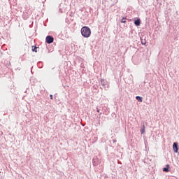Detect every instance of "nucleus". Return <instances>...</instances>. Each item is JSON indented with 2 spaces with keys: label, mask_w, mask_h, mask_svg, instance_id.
<instances>
[{
  "label": "nucleus",
  "mask_w": 179,
  "mask_h": 179,
  "mask_svg": "<svg viewBox=\"0 0 179 179\" xmlns=\"http://www.w3.org/2000/svg\"><path fill=\"white\" fill-rule=\"evenodd\" d=\"M81 34L83 37H85V38H89V37H90V34H92V31L88 27H83L81 29Z\"/></svg>",
  "instance_id": "f257e3e1"
},
{
  "label": "nucleus",
  "mask_w": 179,
  "mask_h": 179,
  "mask_svg": "<svg viewBox=\"0 0 179 179\" xmlns=\"http://www.w3.org/2000/svg\"><path fill=\"white\" fill-rule=\"evenodd\" d=\"M45 42L48 44H51L52 43H54V37L51 36H48L45 39Z\"/></svg>",
  "instance_id": "f03ea898"
},
{
  "label": "nucleus",
  "mask_w": 179,
  "mask_h": 179,
  "mask_svg": "<svg viewBox=\"0 0 179 179\" xmlns=\"http://www.w3.org/2000/svg\"><path fill=\"white\" fill-rule=\"evenodd\" d=\"M100 84L101 85V86L103 87L106 88H108V84H107V81L105 80H101L100 81Z\"/></svg>",
  "instance_id": "7ed1b4c3"
},
{
  "label": "nucleus",
  "mask_w": 179,
  "mask_h": 179,
  "mask_svg": "<svg viewBox=\"0 0 179 179\" xmlns=\"http://www.w3.org/2000/svg\"><path fill=\"white\" fill-rule=\"evenodd\" d=\"M173 149L175 153H178V143H173Z\"/></svg>",
  "instance_id": "20e7f679"
},
{
  "label": "nucleus",
  "mask_w": 179,
  "mask_h": 179,
  "mask_svg": "<svg viewBox=\"0 0 179 179\" xmlns=\"http://www.w3.org/2000/svg\"><path fill=\"white\" fill-rule=\"evenodd\" d=\"M66 9V6H65V3H62L60 5V8H59V11L62 13H64V12H65V10Z\"/></svg>",
  "instance_id": "39448f33"
},
{
  "label": "nucleus",
  "mask_w": 179,
  "mask_h": 179,
  "mask_svg": "<svg viewBox=\"0 0 179 179\" xmlns=\"http://www.w3.org/2000/svg\"><path fill=\"white\" fill-rule=\"evenodd\" d=\"M92 163H93L94 166H97V164H99V163H100V161H99V159H97V158H94L92 159Z\"/></svg>",
  "instance_id": "423d86ee"
},
{
  "label": "nucleus",
  "mask_w": 179,
  "mask_h": 179,
  "mask_svg": "<svg viewBox=\"0 0 179 179\" xmlns=\"http://www.w3.org/2000/svg\"><path fill=\"white\" fill-rule=\"evenodd\" d=\"M134 24H136V26H141V20L137 19L136 20H135Z\"/></svg>",
  "instance_id": "0eeeda50"
},
{
  "label": "nucleus",
  "mask_w": 179,
  "mask_h": 179,
  "mask_svg": "<svg viewBox=\"0 0 179 179\" xmlns=\"http://www.w3.org/2000/svg\"><path fill=\"white\" fill-rule=\"evenodd\" d=\"M145 124H143V127L141 128V129L140 130V132L142 135H143V134H145Z\"/></svg>",
  "instance_id": "6e6552de"
},
{
  "label": "nucleus",
  "mask_w": 179,
  "mask_h": 179,
  "mask_svg": "<svg viewBox=\"0 0 179 179\" xmlns=\"http://www.w3.org/2000/svg\"><path fill=\"white\" fill-rule=\"evenodd\" d=\"M136 100H138V101H140L141 103H142L143 101V98L141 96H136Z\"/></svg>",
  "instance_id": "1a4fd4ad"
},
{
  "label": "nucleus",
  "mask_w": 179,
  "mask_h": 179,
  "mask_svg": "<svg viewBox=\"0 0 179 179\" xmlns=\"http://www.w3.org/2000/svg\"><path fill=\"white\" fill-rule=\"evenodd\" d=\"M163 171H165L166 173H169V171H170L169 170V168H164Z\"/></svg>",
  "instance_id": "9d476101"
},
{
  "label": "nucleus",
  "mask_w": 179,
  "mask_h": 179,
  "mask_svg": "<svg viewBox=\"0 0 179 179\" xmlns=\"http://www.w3.org/2000/svg\"><path fill=\"white\" fill-rule=\"evenodd\" d=\"M141 44H143V45H145L146 44V41L141 39Z\"/></svg>",
  "instance_id": "9b49d317"
},
{
  "label": "nucleus",
  "mask_w": 179,
  "mask_h": 179,
  "mask_svg": "<svg viewBox=\"0 0 179 179\" xmlns=\"http://www.w3.org/2000/svg\"><path fill=\"white\" fill-rule=\"evenodd\" d=\"M122 23H127V21L125 20V18L124 17H123L122 19Z\"/></svg>",
  "instance_id": "f8f14e48"
},
{
  "label": "nucleus",
  "mask_w": 179,
  "mask_h": 179,
  "mask_svg": "<svg viewBox=\"0 0 179 179\" xmlns=\"http://www.w3.org/2000/svg\"><path fill=\"white\" fill-rule=\"evenodd\" d=\"M32 51H34V52H37V47H35L34 49H32Z\"/></svg>",
  "instance_id": "ddd939ff"
},
{
  "label": "nucleus",
  "mask_w": 179,
  "mask_h": 179,
  "mask_svg": "<svg viewBox=\"0 0 179 179\" xmlns=\"http://www.w3.org/2000/svg\"><path fill=\"white\" fill-rule=\"evenodd\" d=\"M96 113H100V110L99 109H96Z\"/></svg>",
  "instance_id": "4468645a"
},
{
  "label": "nucleus",
  "mask_w": 179,
  "mask_h": 179,
  "mask_svg": "<svg viewBox=\"0 0 179 179\" xmlns=\"http://www.w3.org/2000/svg\"><path fill=\"white\" fill-rule=\"evenodd\" d=\"M50 97L51 100H52V95L50 94Z\"/></svg>",
  "instance_id": "2eb2a0df"
},
{
  "label": "nucleus",
  "mask_w": 179,
  "mask_h": 179,
  "mask_svg": "<svg viewBox=\"0 0 179 179\" xmlns=\"http://www.w3.org/2000/svg\"><path fill=\"white\" fill-rule=\"evenodd\" d=\"M178 155H179V152H178Z\"/></svg>",
  "instance_id": "dca6fc26"
}]
</instances>
